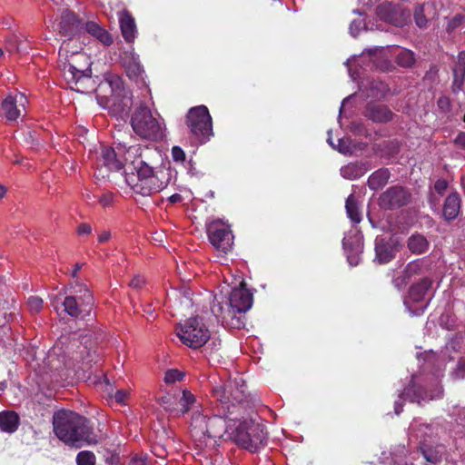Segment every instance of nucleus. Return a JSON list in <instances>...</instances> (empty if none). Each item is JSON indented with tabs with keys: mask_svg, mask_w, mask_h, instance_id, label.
Listing matches in <instances>:
<instances>
[{
	"mask_svg": "<svg viewBox=\"0 0 465 465\" xmlns=\"http://www.w3.org/2000/svg\"><path fill=\"white\" fill-rule=\"evenodd\" d=\"M146 159L147 156L143 153L139 145L130 146L124 154V162L129 163L137 173L138 180L134 185V191L142 195L162 191L171 180L169 167L163 164L153 166Z\"/></svg>",
	"mask_w": 465,
	"mask_h": 465,
	"instance_id": "obj_1",
	"label": "nucleus"
},
{
	"mask_svg": "<svg viewBox=\"0 0 465 465\" xmlns=\"http://www.w3.org/2000/svg\"><path fill=\"white\" fill-rule=\"evenodd\" d=\"M53 423L55 435L65 444L80 448L96 442L88 420L74 411H57Z\"/></svg>",
	"mask_w": 465,
	"mask_h": 465,
	"instance_id": "obj_2",
	"label": "nucleus"
},
{
	"mask_svg": "<svg viewBox=\"0 0 465 465\" xmlns=\"http://www.w3.org/2000/svg\"><path fill=\"white\" fill-rule=\"evenodd\" d=\"M226 428L227 422L220 414L209 417L203 413L202 406L192 412L190 431L200 450L214 448Z\"/></svg>",
	"mask_w": 465,
	"mask_h": 465,
	"instance_id": "obj_3",
	"label": "nucleus"
},
{
	"mask_svg": "<svg viewBox=\"0 0 465 465\" xmlns=\"http://www.w3.org/2000/svg\"><path fill=\"white\" fill-rule=\"evenodd\" d=\"M81 49L80 45L71 48L69 42H63L59 49V59L64 63L63 74L69 84H78L91 76L90 59L80 52Z\"/></svg>",
	"mask_w": 465,
	"mask_h": 465,
	"instance_id": "obj_4",
	"label": "nucleus"
},
{
	"mask_svg": "<svg viewBox=\"0 0 465 465\" xmlns=\"http://www.w3.org/2000/svg\"><path fill=\"white\" fill-rule=\"evenodd\" d=\"M227 427L233 430L232 435L237 444L252 452L258 451L266 444L267 438L263 427L252 419L242 420L231 419Z\"/></svg>",
	"mask_w": 465,
	"mask_h": 465,
	"instance_id": "obj_5",
	"label": "nucleus"
},
{
	"mask_svg": "<svg viewBox=\"0 0 465 465\" xmlns=\"http://www.w3.org/2000/svg\"><path fill=\"white\" fill-rule=\"evenodd\" d=\"M213 397L219 402L223 411L221 416L234 412L246 400L243 381L234 379L233 381H221L212 391Z\"/></svg>",
	"mask_w": 465,
	"mask_h": 465,
	"instance_id": "obj_6",
	"label": "nucleus"
},
{
	"mask_svg": "<svg viewBox=\"0 0 465 465\" xmlns=\"http://www.w3.org/2000/svg\"><path fill=\"white\" fill-rule=\"evenodd\" d=\"M62 304L64 312L74 318L85 319L91 316L94 307V297L89 289L83 284L76 283L64 290Z\"/></svg>",
	"mask_w": 465,
	"mask_h": 465,
	"instance_id": "obj_7",
	"label": "nucleus"
},
{
	"mask_svg": "<svg viewBox=\"0 0 465 465\" xmlns=\"http://www.w3.org/2000/svg\"><path fill=\"white\" fill-rule=\"evenodd\" d=\"M131 125L134 132L142 138L158 140L163 136V123L144 105L135 109L131 118Z\"/></svg>",
	"mask_w": 465,
	"mask_h": 465,
	"instance_id": "obj_8",
	"label": "nucleus"
},
{
	"mask_svg": "<svg viewBox=\"0 0 465 465\" xmlns=\"http://www.w3.org/2000/svg\"><path fill=\"white\" fill-rule=\"evenodd\" d=\"M175 332L183 344L193 349L201 348L211 336L209 329L198 316L192 317L183 323H179L175 328Z\"/></svg>",
	"mask_w": 465,
	"mask_h": 465,
	"instance_id": "obj_9",
	"label": "nucleus"
},
{
	"mask_svg": "<svg viewBox=\"0 0 465 465\" xmlns=\"http://www.w3.org/2000/svg\"><path fill=\"white\" fill-rule=\"evenodd\" d=\"M186 125L201 143H206L213 135L212 117L205 105L195 106L189 110L186 115Z\"/></svg>",
	"mask_w": 465,
	"mask_h": 465,
	"instance_id": "obj_10",
	"label": "nucleus"
},
{
	"mask_svg": "<svg viewBox=\"0 0 465 465\" xmlns=\"http://www.w3.org/2000/svg\"><path fill=\"white\" fill-rule=\"evenodd\" d=\"M208 238L212 245L223 253L232 251L233 235L230 228L221 221H214L207 227Z\"/></svg>",
	"mask_w": 465,
	"mask_h": 465,
	"instance_id": "obj_11",
	"label": "nucleus"
},
{
	"mask_svg": "<svg viewBox=\"0 0 465 465\" xmlns=\"http://www.w3.org/2000/svg\"><path fill=\"white\" fill-rule=\"evenodd\" d=\"M252 304V293L242 285L233 289L229 296V303L226 304L228 316H235L238 312H247Z\"/></svg>",
	"mask_w": 465,
	"mask_h": 465,
	"instance_id": "obj_12",
	"label": "nucleus"
},
{
	"mask_svg": "<svg viewBox=\"0 0 465 465\" xmlns=\"http://www.w3.org/2000/svg\"><path fill=\"white\" fill-rule=\"evenodd\" d=\"M27 98L24 94H16L15 96L8 95L1 104L0 117L7 121H15L25 110Z\"/></svg>",
	"mask_w": 465,
	"mask_h": 465,
	"instance_id": "obj_13",
	"label": "nucleus"
},
{
	"mask_svg": "<svg viewBox=\"0 0 465 465\" xmlns=\"http://www.w3.org/2000/svg\"><path fill=\"white\" fill-rule=\"evenodd\" d=\"M431 284L432 282L429 278H424L420 282L411 287L409 298L408 300H405L404 304L411 315L419 316L424 312L428 303L422 304L419 308L412 310L410 306V302H420L424 299L427 291L431 287Z\"/></svg>",
	"mask_w": 465,
	"mask_h": 465,
	"instance_id": "obj_14",
	"label": "nucleus"
},
{
	"mask_svg": "<svg viewBox=\"0 0 465 465\" xmlns=\"http://www.w3.org/2000/svg\"><path fill=\"white\" fill-rule=\"evenodd\" d=\"M408 201L409 194L402 187L392 186L381 194L379 204L385 209H394L405 205Z\"/></svg>",
	"mask_w": 465,
	"mask_h": 465,
	"instance_id": "obj_15",
	"label": "nucleus"
},
{
	"mask_svg": "<svg viewBox=\"0 0 465 465\" xmlns=\"http://www.w3.org/2000/svg\"><path fill=\"white\" fill-rule=\"evenodd\" d=\"M81 28V21L76 18L73 12L68 10L63 12L61 15V21L59 23V33L61 35L67 38L64 42H69L71 46L74 44L72 41L80 32Z\"/></svg>",
	"mask_w": 465,
	"mask_h": 465,
	"instance_id": "obj_16",
	"label": "nucleus"
},
{
	"mask_svg": "<svg viewBox=\"0 0 465 465\" xmlns=\"http://www.w3.org/2000/svg\"><path fill=\"white\" fill-rule=\"evenodd\" d=\"M106 82L112 89L114 104L118 97L123 96L121 111L124 112L131 106V97L128 95L124 88V83L122 78L117 74H109L106 78Z\"/></svg>",
	"mask_w": 465,
	"mask_h": 465,
	"instance_id": "obj_17",
	"label": "nucleus"
},
{
	"mask_svg": "<svg viewBox=\"0 0 465 465\" xmlns=\"http://www.w3.org/2000/svg\"><path fill=\"white\" fill-rule=\"evenodd\" d=\"M365 116L372 122L384 124L392 120L393 114L384 104L371 103L366 107Z\"/></svg>",
	"mask_w": 465,
	"mask_h": 465,
	"instance_id": "obj_18",
	"label": "nucleus"
},
{
	"mask_svg": "<svg viewBox=\"0 0 465 465\" xmlns=\"http://www.w3.org/2000/svg\"><path fill=\"white\" fill-rule=\"evenodd\" d=\"M122 63L127 75L132 79L140 77L143 73V69L139 61V56L134 52L124 53L122 56Z\"/></svg>",
	"mask_w": 465,
	"mask_h": 465,
	"instance_id": "obj_19",
	"label": "nucleus"
},
{
	"mask_svg": "<svg viewBox=\"0 0 465 465\" xmlns=\"http://www.w3.org/2000/svg\"><path fill=\"white\" fill-rule=\"evenodd\" d=\"M436 15V7L434 3H424L415 8L414 19L416 25L422 28L428 24V21L433 19Z\"/></svg>",
	"mask_w": 465,
	"mask_h": 465,
	"instance_id": "obj_20",
	"label": "nucleus"
},
{
	"mask_svg": "<svg viewBox=\"0 0 465 465\" xmlns=\"http://www.w3.org/2000/svg\"><path fill=\"white\" fill-rule=\"evenodd\" d=\"M453 72V82L452 89L453 92H460L462 90V86L465 81V52H460L458 55L457 62L452 69Z\"/></svg>",
	"mask_w": 465,
	"mask_h": 465,
	"instance_id": "obj_21",
	"label": "nucleus"
},
{
	"mask_svg": "<svg viewBox=\"0 0 465 465\" xmlns=\"http://www.w3.org/2000/svg\"><path fill=\"white\" fill-rule=\"evenodd\" d=\"M20 424V418L15 411H3L0 412V430L6 433L16 431Z\"/></svg>",
	"mask_w": 465,
	"mask_h": 465,
	"instance_id": "obj_22",
	"label": "nucleus"
},
{
	"mask_svg": "<svg viewBox=\"0 0 465 465\" xmlns=\"http://www.w3.org/2000/svg\"><path fill=\"white\" fill-rule=\"evenodd\" d=\"M460 197L458 193H451L445 200L443 205V216L446 220H454L460 209Z\"/></svg>",
	"mask_w": 465,
	"mask_h": 465,
	"instance_id": "obj_23",
	"label": "nucleus"
},
{
	"mask_svg": "<svg viewBox=\"0 0 465 465\" xmlns=\"http://www.w3.org/2000/svg\"><path fill=\"white\" fill-rule=\"evenodd\" d=\"M420 449L425 460L430 463L439 462L445 451L443 445H431L427 443L426 440L420 442Z\"/></svg>",
	"mask_w": 465,
	"mask_h": 465,
	"instance_id": "obj_24",
	"label": "nucleus"
},
{
	"mask_svg": "<svg viewBox=\"0 0 465 465\" xmlns=\"http://www.w3.org/2000/svg\"><path fill=\"white\" fill-rule=\"evenodd\" d=\"M377 14L381 20L395 25H400L403 22V19H401L399 17V13L396 10L395 6L392 5L391 3L380 5L378 6Z\"/></svg>",
	"mask_w": 465,
	"mask_h": 465,
	"instance_id": "obj_25",
	"label": "nucleus"
},
{
	"mask_svg": "<svg viewBox=\"0 0 465 465\" xmlns=\"http://www.w3.org/2000/svg\"><path fill=\"white\" fill-rule=\"evenodd\" d=\"M120 27L125 41L133 42L135 38L136 26L132 15L126 12L120 16Z\"/></svg>",
	"mask_w": 465,
	"mask_h": 465,
	"instance_id": "obj_26",
	"label": "nucleus"
},
{
	"mask_svg": "<svg viewBox=\"0 0 465 465\" xmlns=\"http://www.w3.org/2000/svg\"><path fill=\"white\" fill-rule=\"evenodd\" d=\"M101 159L104 166L111 171H119L124 167L123 161L117 158L115 151L111 147L102 148Z\"/></svg>",
	"mask_w": 465,
	"mask_h": 465,
	"instance_id": "obj_27",
	"label": "nucleus"
},
{
	"mask_svg": "<svg viewBox=\"0 0 465 465\" xmlns=\"http://www.w3.org/2000/svg\"><path fill=\"white\" fill-rule=\"evenodd\" d=\"M376 259L380 263H387L394 257L392 247L385 242L382 238L375 240Z\"/></svg>",
	"mask_w": 465,
	"mask_h": 465,
	"instance_id": "obj_28",
	"label": "nucleus"
},
{
	"mask_svg": "<svg viewBox=\"0 0 465 465\" xmlns=\"http://www.w3.org/2000/svg\"><path fill=\"white\" fill-rule=\"evenodd\" d=\"M390 177L391 173L388 169H379L369 177L368 185L371 190H379L387 184Z\"/></svg>",
	"mask_w": 465,
	"mask_h": 465,
	"instance_id": "obj_29",
	"label": "nucleus"
},
{
	"mask_svg": "<svg viewBox=\"0 0 465 465\" xmlns=\"http://www.w3.org/2000/svg\"><path fill=\"white\" fill-rule=\"evenodd\" d=\"M179 405L181 407L180 411L182 414H185L188 411L197 410L201 408V404L198 403L196 397L188 390L182 391V396L179 399Z\"/></svg>",
	"mask_w": 465,
	"mask_h": 465,
	"instance_id": "obj_30",
	"label": "nucleus"
},
{
	"mask_svg": "<svg viewBox=\"0 0 465 465\" xmlns=\"http://www.w3.org/2000/svg\"><path fill=\"white\" fill-rule=\"evenodd\" d=\"M85 30L94 37H96L104 45L113 44L112 35L98 24L94 22H88L85 24Z\"/></svg>",
	"mask_w": 465,
	"mask_h": 465,
	"instance_id": "obj_31",
	"label": "nucleus"
},
{
	"mask_svg": "<svg viewBox=\"0 0 465 465\" xmlns=\"http://www.w3.org/2000/svg\"><path fill=\"white\" fill-rule=\"evenodd\" d=\"M441 390L439 389L437 390V393L435 395L422 396L421 389L414 384L410 385L408 388L405 389L403 392V394L406 395V397L409 398L411 401L418 403H420L422 401H429L438 398L441 395Z\"/></svg>",
	"mask_w": 465,
	"mask_h": 465,
	"instance_id": "obj_32",
	"label": "nucleus"
},
{
	"mask_svg": "<svg viewBox=\"0 0 465 465\" xmlns=\"http://www.w3.org/2000/svg\"><path fill=\"white\" fill-rule=\"evenodd\" d=\"M429 242L421 234H413L408 240L409 250L415 254H421L428 250Z\"/></svg>",
	"mask_w": 465,
	"mask_h": 465,
	"instance_id": "obj_33",
	"label": "nucleus"
},
{
	"mask_svg": "<svg viewBox=\"0 0 465 465\" xmlns=\"http://www.w3.org/2000/svg\"><path fill=\"white\" fill-rule=\"evenodd\" d=\"M341 175L345 179L354 180L360 178L364 173V169L361 165L351 163L344 165L340 170Z\"/></svg>",
	"mask_w": 465,
	"mask_h": 465,
	"instance_id": "obj_34",
	"label": "nucleus"
},
{
	"mask_svg": "<svg viewBox=\"0 0 465 465\" xmlns=\"http://www.w3.org/2000/svg\"><path fill=\"white\" fill-rule=\"evenodd\" d=\"M345 207L349 218L356 223H360L361 220V215L353 194H351L347 198Z\"/></svg>",
	"mask_w": 465,
	"mask_h": 465,
	"instance_id": "obj_35",
	"label": "nucleus"
},
{
	"mask_svg": "<svg viewBox=\"0 0 465 465\" xmlns=\"http://www.w3.org/2000/svg\"><path fill=\"white\" fill-rule=\"evenodd\" d=\"M356 242H357V248H356L355 252H349V249L351 248L350 239H347V238L343 239V246L347 252V259H348L349 263L352 266L358 265V263L360 262L359 253L361 252V238L359 236H356Z\"/></svg>",
	"mask_w": 465,
	"mask_h": 465,
	"instance_id": "obj_36",
	"label": "nucleus"
},
{
	"mask_svg": "<svg viewBox=\"0 0 465 465\" xmlns=\"http://www.w3.org/2000/svg\"><path fill=\"white\" fill-rule=\"evenodd\" d=\"M226 304L227 303L223 305L221 302H218L217 300H215V301H213V303L211 307L213 314L217 319V321L222 323H224L228 321V319L234 317V316H228V312L226 310Z\"/></svg>",
	"mask_w": 465,
	"mask_h": 465,
	"instance_id": "obj_37",
	"label": "nucleus"
},
{
	"mask_svg": "<svg viewBox=\"0 0 465 465\" xmlns=\"http://www.w3.org/2000/svg\"><path fill=\"white\" fill-rule=\"evenodd\" d=\"M396 61L402 67H411L415 62V55L411 51L402 49L397 54Z\"/></svg>",
	"mask_w": 465,
	"mask_h": 465,
	"instance_id": "obj_38",
	"label": "nucleus"
},
{
	"mask_svg": "<svg viewBox=\"0 0 465 465\" xmlns=\"http://www.w3.org/2000/svg\"><path fill=\"white\" fill-rule=\"evenodd\" d=\"M421 271L422 266L419 260L410 262L403 272V281L408 282L411 277L420 274Z\"/></svg>",
	"mask_w": 465,
	"mask_h": 465,
	"instance_id": "obj_39",
	"label": "nucleus"
},
{
	"mask_svg": "<svg viewBox=\"0 0 465 465\" xmlns=\"http://www.w3.org/2000/svg\"><path fill=\"white\" fill-rule=\"evenodd\" d=\"M76 463L77 465H94L95 456L88 450L80 451L76 456Z\"/></svg>",
	"mask_w": 465,
	"mask_h": 465,
	"instance_id": "obj_40",
	"label": "nucleus"
},
{
	"mask_svg": "<svg viewBox=\"0 0 465 465\" xmlns=\"http://www.w3.org/2000/svg\"><path fill=\"white\" fill-rule=\"evenodd\" d=\"M43 300L38 296H30L27 299V308L33 313L39 312L43 308Z\"/></svg>",
	"mask_w": 465,
	"mask_h": 465,
	"instance_id": "obj_41",
	"label": "nucleus"
},
{
	"mask_svg": "<svg viewBox=\"0 0 465 465\" xmlns=\"http://www.w3.org/2000/svg\"><path fill=\"white\" fill-rule=\"evenodd\" d=\"M183 373L176 369L169 370L165 372L164 381L167 384L173 383L175 381H181L183 378Z\"/></svg>",
	"mask_w": 465,
	"mask_h": 465,
	"instance_id": "obj_42",
	"label": "nucleus"
},
{
	"mask_svg": "<svg viewBox=\"0 0 465 465\" xmlns=\"http://www.w3.org/2000/svg\"><path fill=\"white\" fill-rule=\"evenodd\" d=\"M172 157L174 162L183 163L185 160V153L179 146H173L172 149Z\"/></svg>",
	"mask_w": 465,
	"mask_h": 465,
	"instance_id": "obj_43",
	"label": "nucleus"
},
{
	"mask_svg": "<svg viewBox=\"0 0 465 465\" xmlns=\"http://www.w3.org/2000/svg\"><path fill=\"white\" fill-rule=\"evenodd\" d=\"M98 202L103 207H108L114 202V194L109 192L104 193L98 197Z\"/></svg>",
	"mask_w": 465,
	"mask_h": 465,
	"instance_id": "obj_44",
	"label": "nucleus"
},
{
	"mask_svg": "<svg viewBox=\"0 0 465 465\" xmlns=\"http://www.w3.org/2000/svg\"><path fill=\"white\" fill-rule=\"evenodd\" d=\"M130 392L126 390H118L115 392L114 399L120 404H125L126 400L128 399Z\"/></svg>",
	"mask_w": 465,
	"mask_h": 465,
	"instance_id": "obj_45",
	"label": "nucleus"
},
{
	"mask_svg": "<svg viewBox=\"0 0 465 465\" xmlns=\"http://www.w3.org/2000/svg\"><path fill=\"white\" fill-rule=\"evenodd\" d=\"M455 375L459 379L465 378V358L460 360Z\"/></svg>",
	"mask_w": 465,
	"mask_h": 465,
	"instance_id": "obj_46",
	"label": "nucleus"
},
{
	"mask_svg": "<svg viewBox=\"0 0 465 465\" xmlns=\"http://www.w3.org/2000/svg\"><path fill=\"white\" fill-rule=\"evenodd\" d=\"M448 187V183L444 179H439L434 184V189L440 194H442Z\"/></svg>",
	"mask_w": 465,
	"mask_h": 465,
	"instance_id": "obj_47",
	"label": "nucleus"
},
{
	"mask_svg": "<svg viewBox=\"0 0 465 465\" xmlns=\"http://www.w3.org/2000/svg\"><path fill=\"white\" fill-rule=\"evenodd\" d=\"M179 302L181 306L189 308L193 305V299L189 296V294H180Z\"/></svg>",
	"mask_w": 465,
	"mask_h": 465,
	"instance_id": "obj_48",
	"label": "nucleus"
},
{
	"mask_svg": "<svg viewBox=\"0 0 465 465\" xmlns=\"http://www.w3.org/2000/svg\"><path fill=\"white\" fill-rule=\"evenodd\" d=\"M144 282L145 281L142 276L136 275L130 282V286L134 289H140L144 284Z\"/></svg>",
	"mask_w": 465,
	"mask_h": 465,
	"instance_id": "obj_49",
	"label": "nucleus"
},
{
	"mask_svg": "<svg viewBox=\"0 0 465 465\" xmlns=\"http://www.w3.org/2000/svg\"><path fill=\"white\" fill-rule=\"evenodd\" d=\"M92 232V227L88 223H81L77 228V233L79 235H87Z\"/></svg>",
	"mask_w": 465,
	"mask_h": 465,
	"instance_id": "obj_50",
	"label": "nucleus"
},
{
	"mask_svg": "<svg viewBox=\"0 0 465 465\" xmlns=\"http://www.w3.org/2000/svg\"><path fill=\"white\" fill-rule=\"evenodd\" d=\"M454 143L461 149L465 150V132L460 133L454 139Z\"/></svg>",
	"mask_w": 465,
	"mask_h": 465,
	"instance_id": "obj_51",
	"label": "nucleus"
},
{
	"mask_svg": "<svg viewBox=\"0 0 465 465\" xmlns=\"http://www.w3.org/2000/svg\"><path fill=\"white\" fill-rule=\"evenodd\" d=\"M361 22L353 21L350 25V32L353 36H356L360 31Z\"/></svg>",
	"mask_w": 465,
	"mask_h": 465,
	"instance_id": "obj_52",
	"label": "nucleus"
},
{
	"mask_svg": "<svg viewBox=\"0 0 465 465\" xmlns=\"http://www.w3.org/2000/svg\"><path fill=\"white\" fill-rule=\"evenodd\" d=\"M328 135H329V138H328L327 141H328L329 144L331 145L333 148H336V146L333 144L332 140H331V131L328 132ZM342 143H343V141L341 139V140H339V144L337 146V150L339 152H341V153L344 152V148L342 146Z\"/></svg>",
	"mask_w": 465,
	"mask_h": 465,
	"instance_id": "obj_53",
	"label": "nucleus"
},
{
	"mask_svg": "<svg viewBox=\"0 0 465 465\" xmlns=\"http://www.w3.org/2000/svg\"><path fill=\"white\" fill-rule=\"evenodd\" d=\"M111 238V232L109 231H104L98 235L99 242H105Z\"/></svg>",
	"mask_w": 465,
	"mask_h": 465,
	"instance_id": "obj_54",
	"label": "nucleus"
},
{
	"mask_svg": "<svg viewBox=\"0 0 465 465\" xmlns=\"http://www.w3.org/2000/svg\"><path fill=\"white\" fill-rule=\"evenodd\" d=\"M153 452H154V454H155L157 457L162 458V459H163V458H164V456H165V450H164L163 449H162V448L158 447V446H155V447L153 448Z\"/></svg>",
	"mask_w": 465,
	"mask_h": 465,
	"instance_id": "obj_55",
	"label": "nucleus"
},
{
	"mask_svg": "<svg viewBox=\"0 0 465 465\" xmlns=\"http://www.w3.org/2000/svg\"><path fill=\"white\" fill-rule=\"evenodd\" d=\"M62 293L51 297L52 305L56 309L57 304L61 301Z\"/></svg>",
	"mask_w": 465,
	"mask_h": 465,
	"instance_id": "obj_56",
	"label": "nucleus"
},
{
	"mask_svg": "<svg viewBox=\"0 0 465 465\" xmlns=\"http://www.w3.org/2000/svg\"><path fill=\"white\" fill-rule=\"evenodd\" d=\"M181 200H182V196L178 193H174L169 197V201L172 203H179V202H181Z\"/></svg>",
	"mask_w": 465,
	"mask_h": 465,
	"instance_id": "obj_57",
	"label": "nucleus"
},
{
	"mask_svg": "<svg viewBox=\"0 0 465 465\" xmlns=\"http://www.w3.org/2000/svg\"><path fill=\"white\" fill-rule=\"evenodd\" d=\"M402 411V406L400 401H395V413L399 415Z\"/></svg>",
	"mask_w": 465,
	"mask_h": 465,
	"instance_id": "obj_58",
	"label": "nucleus"
},
{
	"mask_svg": "<svg viewBox=\"0 0 465 465\" xmlns=\"http://www.w3.org/2000/svg\"><path fill=\"white\" fill-rule=\"evenodd\" d=\"M7 193V188L3 185V184H0V199L4 198L5 196Z\"/></svg>",
	"mask_w": 465,
	"mask_h": 465,
	"instance_id": "obj_59",
	"label": "nucleus"
},
{
	"mask_svg": "<svg viewBox=\"0 0 465 465\" xmlns=\"http://www.w3.org/2000/svg\"><path fill=\"white\" fill-rule=\"evenodd\" d=\"M82 268V264L76 263L74 270L72 272V277L74 278L77 275V272Z\"/></svg>",
	"mask_w": 465,
	"mask_h": 465,
	"instance_id": "obj_60",
	"label": "nucleus"
},
{
	"mask_svg": "<svg viewBox=\"0 0 465 465\" xmlns=\"http://www.w3.org/2000/svg\"><path fill=\"white\" fill-rule=\"evenodd\" d=\"M131 465H145L144 461L141 459H134Z\"/></svg>",
	"mask_w": 465,
	"mask_h": 465,
	"instance_id": "obj_61",
	"label": "nucleus"
},
{
	"mask_svg": "<svg viewBox=\"0 0 465 465\" xmlns=\"http://www.w3.org/2000/svg\"><path fill=\"white\" fill-rule=\"evenodd\" d=\"M167 401H167V399H166V398H162V399L160 400V403H161V404H165V403H167Z\"/></svg>",
	"mask_w": 465,
	"mask_h": 465,
	"instance_id": "obj_62",
	"label": "nucleus"
},
{
	"mask_svg": "<svg viewBox=\"0 0 465 465\" xmlns=\"http://www.w3.org/2000/svg\"><path fill=\"white\" fill-rule=\"evenodd\" d=\"M144 312H145L146 313L150 314V315H152V314H153V311L151 310V308H150V307H148V309L144 310Z\"/></svg>",
	"mask_w": 465,
	"mask_h": 465,
	"instance_id": "obj_63",
	"label": "nucleus"
},
{
	"mask_svg": "<svg viewBox=\"0 0 465 465\" xmlns=\"http://www.w3.org/2000/svg\"><path fill=\"white\" fill-rule=\"evenodd\" d=\"M58 350H60V349L58 348V346H54V347L53 348V353H54V354H56Z\"/></svg>",
	"mask_w": 465,
	"mask_h": 465,
	"instance_id": "obj_64",
	"label": "nucleus"
}]
</instances>
